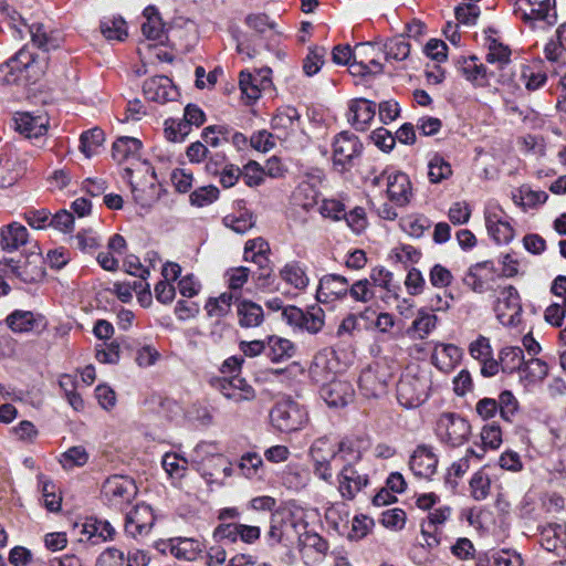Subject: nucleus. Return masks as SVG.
Segmentation results:
<instances>
[{"label":"nucleus","mask_w":566,"mask_h":566,"mask_svg":"<svg viewBox=\"0 0 566 566\" xmlns=\"http://www.w3.org/2000/svg\"><path fill=\"white\" fill-rule=\"evenodd\" d=\"M46 69V54H39L24 45L0 65V78L7 84H34L45 74Z\"/></svg>","instance_id":"obj_1"},{"label":"nucleus","mask_w":566,"mask_h":566,"mask_svg":"<svg viewBox=\"0 0 566 566\" xmlns=\"http://www.w3.org/2000/svg\"><path fill=\"white\" fill-rule=\"evenodd\" d=\"M431 380L419 368H408L397 384V399L406 408H416L429 397Z\"/></svg>","instance_id":"obj_2"},{"label":"nucleus","mask_w":566,"mask_h":566,"mask_svg":"<svg viewBox=\"0 0 566 566\" xmlns=\"http://www.w3.org/2000/svg\"><path fill=\"white\" fill-rule=\"evenodd\" d=\"M368 180L374 188H385L388 200L396 207L407 206L413 196L410 179L405 172L384 170Z\"/></svg>","instance_id":"obj_3"},{"label":"nucleus","mask_w":566,"mask_h":566,"mask_svg":"<svg viewBox=\"0 0 566 566\" xmlns=\"http://www.w3.org/2000/svg\"><path fill=\"white\" fill-rule=\"evenodd\" d=\"M271 424L290 433L301 430L308 421L306 409L292 399L277 401L270 411Z\"/></svg>","instance_id":"obj_4"},{"label":"nucleus","mask_w":566,"mask_h":566,"mask_svg":"<svg viewBox=\"0 0 566 566\" xmlns=\"http://www.w3.org/2000/svg\"><path fill=\"white\" fill-rule=\"evenodd\" d=\"M434 432L442 444L458 448L469 440L471 424L458 413L443 412L437 419Z\"/></svg>","instance_id":"obj_5"},{"label":"nucleus","mask_w":566,"mask_h":566,"mask_svg":"<svg viewBox=\"0 0 566 566\" xmlns=\"http://www.w3.org/2000/svg\"><path fill=\"white\" fill-rule=\"evenodd\" d=\"M363 144L349 132L337 134L333 140V166L338 172H345L354 166V160L360 156Z\"/></svg>","instance_id":"obj_6"},{"label":"nucleus","mask_w":566,"mask_h":566,"mask_svg":"<svg viewBox=\"0 0 566 566\" xmlns=\"http://www.w3.org/2000/svg\"><path fill=\"white\" fill-rule=\"evenodd\" d=\"M137 494V486L127 475L114 474L108 476L102 485L104 501L115 509H122L130 503Z\"/></svg>","instance_id":"obj_7"},{"label":"nucleus","mask_w":566,"mask_h":566,"mask_svg":"<svg viewBox=\"0 0 566 566\" xmlns=\"http://www.w3.org/2000/svg\"><path fill=\"white\" fill-rule=\"evenodd\" d=\"M337 490L345 501H353L356 495L364 491L370 483L369 474L361 464H343L336 475Z\"/></svg>","instance_id":"obj_8"},{"label":"nucleus","mask_w":566,"mask_h":566,"mask_svg":"<svg viewBox=\"0 0 566 566\" xmlns=\"http://www.w3.org/2000/svg\"><path fill=\"white\" fill-rule=\"evenodd\" d=\"M493 310L502 325L517 326L522 317V304L517 290L513 285L502 287Z\"/></svg>","instance_id":"obj_9"},{"label":"nucleus","mask_w":566,"mask_h":566,"mask_svg":"<svg viewBox=\"0 0 566 566\" xmlns=\"http://www.w3.org/2000/svg\"><path fill=\"white\" fill-rule=\"evenodd\" d=\"M282 314L291 326L310 334H317L325 324V312L318 305L308 306L306 310L290 305L283 308Z\"/></svg>","instance_id":"obj_10"},{"label":"nucleus","mask_w":566,"mask_h":566,"mask_svg":"<svg viewBox=\"0 0 566 566\" xmlns=\"http://www.w3.org/2000/svg\"><path fill=\"white\" fill-rule=\"evenodd\" d=\"M310 455L315 476L332 484L334 476L332 461L336 459L335 443L327 437L318 438L312 443Z\"/></svg>","instance_id":"obj_11"},{"label":"nucleus","mask_w":566,"mask_h":566,"mask_svg":"<svg viewBox=\"0 0 566 566\" xmlns=\"http://www.w3.org/2000/svg\"><path fill=\"white\" fill-rule=\"evenodd\" d=\"M212 538L220 544H237L241 542L253 545L261 538V528L243 523L218 524L212 532Z\"/></svg>","instance_id":"obj_12"},{"label":"nucleus","mask_w":566,"mask_h":566,"mask_svg":"<svg viewBox=\"0 0 566 566\" xmlns=\"http://www.w3.org/2000/svg\"><path fill=\"white\" fill-rule=\"evenodd\" d=\"M211 386L220 391L224 398L240 403L255 398L254 388L242 377H217L211 380Z\"/></svg>","instance_id":"obj_13"},{"label":"nucleus","mask_w":566,"mask_h":566,"mask_svg":"<svg viewBox=\"0 0 566 566\" xmlns=\"http://www.w3.org/2000/svg\"><path fill=\"white\" fill-rule=\"evenodd\" d=\"M485 226L489 234L497 244H506L514 238V229L509 216L497 206L486 208Z\"/></svg>","instance_id":"obj_14"},{"label":"nucleus","mask_w":566,"mask_h":566,"mask_svg":"<svg viewBox=\"0 0 566 566\" xmlns=\"http://www.w3.org/2000/svg\"><path fill=\"white\" fill-rule=\"evenodd\" d=\"M495 268L492 261L473 264L463 276V284L475 293H485L493 290Z\"/></svg>","instance_id":"obj_15"},{"label":"nucleus","mask_w":566,"mask_h":566,"mask_svg":"<svg viewBox=\"0 0 566 566\" xmlns=\"http://www.w3.org/2000/svg\"><path fill=\"white\" fill-rule=\"evenodd\" d=\"M390 378L391 375L385 366L375 364L360 373L358 384L365 396L377 397L386 391Z\"/></svg>","instance_id":"obj_16"},{"label":"nucleus","mask_w":566,"mask_h":566,"mask_svg":"<svg viewBox=\"0 0 566 566\" xmlns=\"http://www.w3.org/2000/svg\"><path fill=\"white\" fill-rule=\"evenodd\" d=\"M469 353L472 358L479 361L480 373L483 377H494L500 371L499 360L493 356V349L490 339L480 335L469 345Z\"/></svg>","instance_id":"obj_17"},{"label":"nucleus","mask_w":566,"mask_h":566,"mask_svg":"<svg viewBox=\"0 0 566 566\" xmlns=\"http://www.w3.org/2000/svg\"><path fill=\"white\" fill-rule=\"evenodd\" d=\"M349 281L339 274H326L319 279L316 298L319 303H332L348 295Z\"/></svg>","instance_id":"obj_18"},{"label":"nucleus","mask_w":566,"mask_h":566,"mask_svg":"<svg viewBox=\"0 0 566 566\" xmlns=\"http://www.w3.org/2000/svg\"><path fill=\"white\" fill-rule=\"evenodd\" d=\"M452 509L448 505L434 507L429 512L427 520L421 524V535L428 547L432 548L440 544V527L450 518Z\"/></svg>","instance_id":"obj_19"},{"label":"nucleus","mask_w":566,"mask_h":566,"mask_svg":"<svg viewBox=\"0 0 566 566\" xmlns=\"http://www.w3.org/2000/svg\"><path fill=\"white\" fill-rule=\"evenodd\" d=\"M376 103L366 98H353L348 102L347 122L359 132L369 128L376 115Z\"/></svg>","instance_id":"obj_20"},{"label":"nucleus","mask_w":566,"mask_h":566,"mask_svg":"<svg viewBox=\"0 0 566 566\" xmlns=\"http://www.w3.org/2000/svg\"><path fill=\"white\" fill-rule=\"evenodd\" d=\"M155 523V515L149 505L137 504L127 515L125 521V532L133 536L147 535Z\"/></svg>","instance_id":"obj_21"},{"label":"nucleus","mask_w":566,"mask_h":566,"mask_svg":"<svg viewBox=\"0 0 566 566\" xmlns=\"http://www.w3.org/2000/svg\"><path fill=\"white\" fill-rule=\"evenodd\" d=\"M438 457L433 448L427 444H420L416 448L409 460V465L415 475L431 479L437 472Z\"/></svg>","instance_id":"obj_22"},{"label":"nucleus","mask_w":566,"mask_h":566,"mask_svg":"<svg viewBox=\"0 0 566 566\" xmlns=\"http://www.w3.org/2000/svg\"><path fill=\"white\" fill-rule=\"evenodd\" d=\"M319 395L328 406L343 407L352 400L354 389L346 380L332 379L322 384Z\"/></svg>","instance_id":"obj_23"},{"label":"nucleus","mask_w":566,"mask_h":566,"mask_svg":"<svg viewBox=\"0 0 566 566\" xmlns=\"http://www.w3.org/2000/svg\"><path fill=\"white\" fill-rule=\"evenodd\" d=\"M462 358V349L454 344L438 343L431 355L432 364L443 373H450Z\"/></svg>","instance_id":"obj_24"},{"label":"nucleus","mask_w":566,"mask_h":566,"mask_svg":"<svg viewBox=\"0 0 566 566\" xmlns=\"http://www.w3.org/2000/svg\"><path fill=\"white\" fill-rule=\"evenodd\" d=\"M539 543L548 552L560 553L566 551V525L549 523L541 527Z\"/></svg>","instance_id":"obj_25"},{"label":"nucleus","mask_w":566,"mask_h":566,"mask_svg":"<svg viewBox=\"0 0 566 566\" xmlns=\"http://www.w3.org/2000/svg\"><path fill=\"white\" fill-rule=\"evenodd\" d=\"M29 242L28 229L19 222L0 229V247L6 252H14Z\"/></svg>","instance_id":"obj_26"},{"label":"nucleus","mask_w":566,"mask_h":566,"mask_svg":"<svg viewBox=\"0 0 566 566\" xmlns=\"http://www.w3.org/2000/svg\"><path fill=\"white\" fill-rule=\"evenodd\" d=\"M438 322L439 318L434 313L420 308L406 334L412 339L423 340L437 328Z\"/></svg>","instance_id":"obj_27"},{"label":"nucleus","mask_w":566,"mask_h":566,"mask_svg":"<svg viewBox=\"0 0 566 566\" xmlns=\"http://www.w3.org/2000/svg\"><path fill=\"white\" fill-rule=\"evenodd\" d=\"M146 98L157 103H165L174 98L171 81L167 76L147 78L143 85Z\"/></svg>","instance_id":"obj_28"},{"label":"nucleus","mask_w":566,"mask_h":566,"mask_svg":"<svg viewBox=\"0 0 566 566\" xmlns=\"http://www.w3.org/2000/svg\"><path fill=\"white\" fill-rule=\"evenodd\" d=\"M270 253L271 249L269 242L265 239L258 237L245 242L243 259L247 262L258 264L260 270H266L270 264Z\"/></svg>","instance_id":"obj_29"},{"label":"nucleus","mask_w":566,"mask_h":566,"mask_svg":"<svg viewBox=\"0 0 566 566\" xmlns=\"http://www.w3.org/2000/svg\"><path fill=\"white\" fill-rule=\"evenodd\" d=\"M15 129L28 138H38L48 130V118L22 113L15 117Z\"/></svg>","instance_id":"obj_30"},{"label":"nucleus","mask_w":566,"mask_h":566,"mask_svg":"<svg viewBox=\"0 0 566 566\" xmlns=\"http://www.w3.org/2000/svg\"><path fill=\"white\" fill-rule=\"evenodd\" d=\"M296 345L284 337L272 335L266 340V356L273 363H281L296 354Z\"/></svg>","instance_id":"obj_31"},{"label":"nucleus","mask_w":566,"mask_h":566,"mask_svg":"<svg viewBox=\"0 0 566 566\" xmlns=\"http://www.w3.org/2000/svg\"><path fill=\"white\" fill-rule=\"evenodd\" d=\"M462 75L471 82L474 86L486 87L490 85V78L492 73L488 71V67L479 63L476 56L472 55L465 59L461 65Z\"/></svg>","instance_id":"obj_32"},{"label":"nucleus","mask_w":566,"mask_h":566,"mask_svg":"<svg viewBox=\"0 0 566 566\" xmlns=\"http://www.w3.org/2000/svg\"><path fill=\"white\" fill-rule=\"evenodd\" d=\"M331 356L332 353L327 352H321L314 356V359L310 366V375L315 382L322 385L332 379H335V363Z\"/></svg>","instance_id":"obj_33"},{"label":"nucleus","mask_w":566,"mask_h":566,"mask_svg":"<svg viewBox=\"0 0 566 566\" xmlns=\"http://www.w3.org/2000/svg\"><path fill=\"white\" fill-rule=\"evenodd\" d=\"M203 545L200 541L190 537L169 539V551L178 559L195 560L201 554Z\"/></svg>","instance_id":"obj_34"},{"label":"nucleus","mask_w":566,"mask_h":566,"mask_svg":"<svg viewBox=\"0 0 566 566\" xmlns=\"http://www.w3.org/2000/svg\"><path fill=\"white\" fill-rule=\"evenodd\" d=\"M142 142L134 137L123 136L117 138L112 147V156L118 164L139 158Z\"/></svg>","instance_id":"obj_35"},{"label":"nucleus","mask_w":566,"mask_h":566,"mask_svg":"<svg viewBox=\"0 0 566 566\" xmlns=\"http://www.w3.org/2000/svg\"><path fill=\"white\" fill-rule=\"evenodd\" d=\"M361 442L360 439L343 438L335 443L336 459H339L343 464H360L363 459Z\"/></svg>","instance_id":"obj_36"},{"label":"nucleus","mask_w":566,"mask_h":566,"mask_svg":"<svg viewBox=\"0 0 566 566\" xmlns=\"http://www.w3.org/2000/svg\"><path fill=\"white\" fill-rule=\"evenodd\" d=\"M547 82V74L537 65H521L517 85H523L527 92L542 88Z\"/></svg>","instance_id":"obj_37"},{"label":"nucleus","mask_w":566,"mask_h":566,"mask_svg":"<svg viewBox=\"0 0 566 566\" xmlns=\"http://www.w3.org/2000/svg\"><path fill=\"white\" fill-rule=\"evenodd\" d=\"M375 46L369 43H359L353 51L349 45H336L332 51V60L334 63L339 65L349 64L353 59V63H358V56H367L375 51Z\"/></svg>","instance_id":"obj_38"},{"label":"nucleus","mask_w":566,"mask_h":566,"mask_svg":"<svg viewBox=\"0 0 566 566\" xmlns=\"http://www.w3.org/2000/svg\"><path fill=\"white\" fill-rule=\"evenodd\" d=\"M237 313L241 327L250 328L260 326L264 319L263 308L248 300H243L238 304Z\"/></svg>","instance_id":"obj_39"},{"label":"nucleus","mask_w":566,"mask_h":566,"mask_svg":"<svg viewBox=\"0 0 566 566\" xmlns=\"http://www.w3.org/2000/svg\"><path fill=\"white\" fill-rule=\"evenodd\" d=\"M143 17L145 22L142 23V33L148 40L160 41L164 38V23L158 12V9L154 6H148Z\"/></svg>","instance_id":"obj_40"},{"label":"nucleus","mask_w":566,"mask_h":566,"mask_svg":"<svg viewBox=\"0 0 566 566\" xmlns=\"http://www.w3.org/2000/svg\"><path fill=\"white\" fill-rule=\"evenodd\" d=\"M500 369L503 373L512 374L514 371L521 373L524 366V353L518 346H507L501 349L499 354Z\"/></svg>","instance_id":"obj_41"},{"label":"nucleus","mask_w":566,"mask_h":566,"mask_svg":"<svg viewBox=\"0 0 566 566\" xmlns=\"http://www.w3.org/2000/svg\"><path fill=\"white\" fill-rule=\"evenodd\" d=\"M280 277L296 290H305L310 283L305 269L296 261L286 263L280 270Z\"/></svg>","instance_id":"obj_42"},{"label":"nucleus","mask_w":566,"mask_h":566,"mask_svg":"<svg viewBox=\"0 0 566 566\" xmlns=\"http://www.w3.org/2000/svg\"><path fill=\"white\" fill-rule=\"evenodd\" d=\"M488 54L486 62L496 64L499 69H503L511 62V49L499 40L489 36L486 39Z\"/></svg>","instance_id":"obj_43"},{"label":"nucleus","mask_w":566,"mask_h":566,"mask_svg":"<svg viewBox=\"0 0 566 566\" xmlns=\"http://www.w3.org/2000/svg\"><path fill=\"white\" fill-rule=\"evenodd\" d=\"M280 516V514L272 515L270 530L266 534L270 546H275L285 539H290L289 531L294 527L293 521H285Z\"/></svg>","instance_id":"obj_44"},{"label":"nucleus","mask_w":566,"mask_h":566,"mask_svg":"<svg viewBox=\"0 0 566 566\" xmlns=\"http://www.w3.org/2000/svg\"><path fill=\"white\" fill-rule=\"evenodd\" d=\"M235 296L232 292H224L218 297H209L205 304V310L209 317L221 318L231 311V305Z\"/></svg>","instance_id":"obj_45"},{"label":"nucleus","mask_w":566,"mask_h":566,"mask_svg":"<svg viewBox=\"0 0 566 566\" xmlns=\"http://www.w3.org/2000/svg\"><path fill=\"white\" fill-rule=\"evenodd\" d=\"M382 50L386 61H405L410 54V43L398 35L386 41Z\"/></svg>","instance_id":"obj_46"},{"label":"nucleus","mask_w":566,"mask_h":566,"mask_svg":"<svg viewBox=\"0 0 566 566\" xmlns=\"http://www.w3.org/2000/svg\"><path fill=\"white\" fill-rule=\"evenodd\" d=\"M104 140L105 134L101 128L94 127L85 130L80 137V150L90 158L96 154L97 148L102 146Z\"/></svg>","instance_id":"obj_47"},{"label":"nucleus","mask_w":566,"mask_h":566,"mask_svg":"<svg viewBox=\"0 0 566 566\" xmlns=\"http://www.w3.org/2000/svg\"><path fill=\"white\" fill-rule=\"evenodd\" d=\"M300 118L298 112L294 107H283L277 109L276 114L272 117L271 127L274 130H283L284 136L293 129L295 120Z\"/></svg>","instance_id":"obj_48"},{"label":"nucleus","mask_w":566,"mask_h":566,"mask_svg":"<svg viewBox=\"0 0 566 566\" xmlns=\"http://www.w3.org/2000/svg\"><path fill=\"white\" fill-rule=\"evenodd\" d=\"M521 378L534 384L543 380L548 375L547 364L538 358H531L524 363L520 373Z\"/></svg>","instance_id":"obj_49"},{"label":"nucleus","mask_w":566,"mask_h":566,"mask_svg":"<svg viewBox=\"0 0 566 566\" xmlns=\"http://www.w3.org/2000/svg\"><path fill=\"white\" fill-rule=\"evenodd\" d=\"M7 324L14 333H25L34 328L35 318L30 311L17 310L7 317Z\"/></svg>","instance_id":"obj_50"},{"label":"nucleus","mask_w":566,"mask_h":566,"mask_svg":"<svg viewBox=\"0 0 566 566\" xmlns=\"http://www.w3.org/2000/svg\"><path fill=\"white\" fill-rule=\"evenodd\" d=\"M470 494L475 501L485 500L491 492V479L483 471L475 472L469 482Z\"/></svg>","instance_id":"obj_51"},{"label":"nucleus","mask_w":566,"mask_h":566,"mask_svg":"<svg viewBox=\"0 0 566 566\" xmlns=\"http://www.w3.org/2000/svg\"><path fill=\"white\" fill-rule=\"evenodd\" d=\"M452 175L451 165L442 156L436 154L428 164V177L432 184H439Z\"/></svg>","instance_id":"obj_52"},{"label":"nucleus","mask_w":566,"mask_h":566,"mask_svg":"<svg viewBox=\"0 0 566 566\" xmlns=\"http://www.w3.org/2000/svg\"><path fill=\"white\" fill-rule=\"evenodd\" d=\"M354 302L369 303L376 294L373 287V283L368 279H361L353 284H348V295Z\"/></svg>","instance_id":"obj_53"},{"label":"nucleus","mask_w":566,"mask_h":566,"mask_svg":"<svg viewBox=\"0 0 566 566\" xmlns=\"http://www.w3.org/2000/svg\"><path fill=\"white\" fill-rule=\"evenodd\" d=\"M513 199L517 205L524 208H535L546 202L548 195L545 191L532 190L526 187H521Z\"/></svg>","instance_id":"obj_54"},{"label":"nucleus","mask_w":566,"mask_h":566,"mask_svg":"<svg viewBox=\"0 0 566 566\" xmlns=\"http://www.w3.org/2000/svg\"><path fill=\"white\" fill-rule=\"evenodd\" d=\"M326 49L324 46H310L308 53L303 60V71L307 76L315 75L325 62Z\"/></svg>","instance_id":"obj_55"},{"label":"nucleus","mask_w":566,"mask_h":566,"mask_svg":"<svg viewBox=\"0 0 566 566\" xmlns=\"http://www.w3.org/2000/svg\"><path fill=\"white\" fill-rule=\"evenodd\" d=\"M88 458L90 455L84 447L75 446L62 453L60 462L65 470H72L76 467L85 465Z\"/></svg>","instance_id":"obj_56"},{"label":"nucleus","mask_w":566,"mask_h":566,"mask_svg":"<svg viewBox=\"0 0 566 566\" xmlns=\"http://www.w3.org/2000/svg\"><path fill=\"white\" fill-rule=\"evenodd\" d=\"M496 400L501 418L506 422H512L520 407L514 394L511 390H503Z\"/></svg>","instance_id":"obj_57"},{"label":"nucleus","mask_w":566,"mask_h":566,"mask_svg":"<svg viewBox=\"0 0 566 566\" xmlns=\"http://www.w3.org/2000/svg\"><path fill=\"white\" fill-rule=\"evenodd\" d=\"M231 129L227 125H210L202 130V140L211 147H219L229 140Z\"/></svg>","instance_id":"obj_58"},{"label":"nucleus","mask_w":566,"mask_h":566,"mask_svg":"<svg viewBox=\"0 0 566 566\" xmlns=\"http://www.w3.org/2000/svg\"><path fill=\"white\" fill-rule=\"evenodd\" d=\"M536 4L532 0H515L513 13L524 22L546 21L542 13L536 12Z\"/></svg>","instance_id":"obj_59"},{"label":"nucleus","mask_w":566,"mask_h":566,"mask_svg":"<svg viewBox=\"0 0 566 566\" xmlns=\"http://www.w3.org/2000/svg\"><path fill=\"white\" fill-rule=\"evenodd\" d=\"M101 31L108 40L123 41L127 35L126 23L122 18L102 21Z\"/></svg>","instance_id":"obj_60"},{"label":"nucleus","mask_w":566,"mask_h":566,"mask_svg":"<svg viewBox=\"0 0 566 566\" xmlns=\"http://www.w3.org/2000/svg\"><path fill=\"white\" fill-rule=\"evenodd\" d=\"M349 513L344 504L332 505L325 511V518L327 523L336 531L345 528L348 524Z\"/></svg>","instance_id":"obj_61"},{"label":"nucleus","mask_w":566,"mask_h":566,"mask_svg":"<svg viewBox=\"0 0 566 566\" xmlns=\"http://www.w3.org/2000/svg\"><path fill=\"white\" fill-rule=\"evenodd\" d=\"M76 247L84 253H93L101 247V238L93 230H82L75 235Z\"/></svg>","instance_id":"obj_62"},{"label":"nucleus","mask_w":566,"mask_h":566,"mask_svg":"<svg viewBox=\"0 0 566 566\" xmlns=\"http://www.w3.org/2000/svg\"><path fill=\"white\" fill-rule=\"evenodd\" d=\"M262 465L263 460L261 455L255 452H248L243 454L239 462L240 470L249 479L256 476Z\"/></svg>","instance_id":"obj_63"},{"label":"nucleus","mask_w":566,"mask_h":566,"mask_svg":"<svg viewBox=\"0 0 566 566\" xmlns=\"http://www.w3.org/2000/svg\"><path fill=\"white\" fill-rule=\"evenodd\" d=\"M559 298L560 301L551 304L544 314L546 322L557 327L562 326L563 319L566 316V295Z\"/></svg>","instance_id":"obj_64"}]
</instances>
